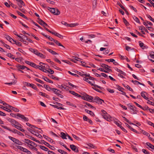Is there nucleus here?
<instances>
[{
  "label": "nucleus",
  "instance_id": "nucleus-1",
  "mask_svg": "<svg viewBox=\"0 0 154 154\" xmlns=\"http://www.w3.org/2000/svg\"><path fill=\"white\" fill-rule=\"evenodd\" d=\"M8 137L10 140L16 144L20 145H22L23 143L19 140L10 136H8Z\"/></svg>",
  "mask_w": 154,
  "mask_h": 154
},
{
  "label": "nucleus",
  "instance_id": "nucleus-2",
  "mask_svg": "<svg viewBox=\"0 0 154 154\" xmlns=\"http://www.w3.org/2000/svg\"><path fill=\"white\" fill-rule=\"evenodd\" d=\"M83 79L84 80L86 81L89 84H90V85H91L92 86H96L97 87V88H100V89L102 90V88L98 85H96L94 84L93 83H91V82H90V81L89 80V79L88 78H87L86 77H84L83 78Z\"/></svg>",
  "mask_w": 154,
  "mask_h": 154
},
{
  "label": "nucleus",
  "instance_id": "nucleus-3",
  "mask_svg": "<svg viewBox=\"0 0 154 154\" xmlns=\"http://www.w3.org/2000/svg\"><path fill=\"white\" fill-rule=\"evenodd\" d=\"M61 23L62 24H64L66 26H69L70 27H74L79 25V24L78 23H72L68 24L66 22L64 21H62Z\"/></svg>",
  "mask_w": 154,
  "mask_h": 154
},
{
  "label": "nucleus",
  "instance_id": "nucleus-4",
  "mask_svg": "<svg viewBox=\"0 0 154 154\" xmlns=\"http://www.w3.org/2000/svg\"><path fill=\"white\" fill-rule=\"evenodd\" d=\"M48 10L53 14L58 15L60 13V11L57 8H49Z\"/></svg>",
  "mask_w": 154,
  "mask_h": 154
},
{
  "label": "nucleus",
  "instance_id": "nucleus-5",
  "mask_svg": "<svg viewBox=\"0 0 154 154\" xmlns=\"http://www.w3.org/2000/svg\"><path fill=\"white\" fill-rule=\"evenodd\" d=\"M93 102H94L97 103L98 104H101L103 102H104V100L100 99L98 97H95L94 99Z\"/></svg>",
  "mask_w": 154,
  "mask_h": 154
},
{
  "label": "nucleus",
  "instance_id": "nucleus-6",
  "mask_svg": "<svg viewBox=\"0 0 154 154\" xmlns=\"http://www.w3.org/2000/svg\"><path fill=\"white\" fill-rule=\"evenodd\" d=\"M103 118L108 121H110L112 120V117L107 113L105 114L102 115Z\"/></svg>",
  "mask_w": 154,
  "mask_h": 154
},
{
  "label": "nucleus",
  "instance_id": "nucleus-7",
  "mask_svg": "<svg viewBox=\"0 0 154 154\" xmlns=\"http://www.w3.org/2000/svg\"><path fill=\"white\" fill-rule=\"evenodd\" d=\"M24 84L26 85L27 86H29L31 87L33 89L37 90H38L36 86L33 84H30L26 82H25Z\"/></svg>",
  "mask_w": 154,
  "mask_h": 154
},
{
  "label": "nucleus",
  "instance_id": "nucleus-8",
  "mask_svg": "<svg viewBox=\"0 0 154 154\" xmlns=\"http://www.w3.org/2000/svg\"><path fill=\"white\" fill-rule=\"evenodd\" d=\"M1 126L3 128L6 129L9 131H11L14 134H17L18 131L16 129H14L13 130H11L9 128H8L6 126H4L3 125H2Z\"/></svg>",
  "mask_w": 154,
  "mask_h": 154
},
{
  "label": "nucleus",
  "instance_id": "nucleus-9",
  "mask_svg": "<svg viewBox=\"0 0 154 154\" xmlns=\"http://www.w3.org/2000/svg\"><path fill=\"white\" fill-rule=\"evenodd\" d=\"M101 66L109 72H111L112 71V70L109 69L111 67L105 63H102L101 64Z\"/></svg>",
  "mask_w": 154,
  "mask_h": 154
},
{
  "label": "nucleus",
  "instance_id": "nucleus-10",
  "mask_svg": "<svg viewBox=\"0 0 154 154\" xmlns=\"http://www.w3.org/2000/svg\"><path fill=\"white\" fill-rule=\"evenodd\" d=\"M14 127L22 132H24L25 131V130L22 128V126L18 122V124H17L16 125H15Z\"/></svg>",
  "mask_w": 154,
  "mask_h": 154
},
{
  "label": "nucleus",
  "instance_id": "nucleus-11",
  "mask_svg": "<svg viewBox=\"0 0 154 154\" xmlns=\"http://www.w3.org/2000/svg\"><path fill=\"white\" fill-rule=\"evenodd\" d=\"M17 116L18 117L22 119L24 121L27 122L29 120V119L28 118L25 117L24 115L18 113L17 115Z\"/></svg>",
  "mask_w": 154,
  "mask_h": 154
},
{
  "label": "nucleus",
  "instance_id": "nucleus-12",
  "mask_svg": "<svg viewBox=\"0 0 154 154\" xmlns=\"http://www.w3.org/2000/svg\"><path fill=\"white\" fill-rule=\"evenodd\" d=\"M70 146L71 149L74 151L75 152H79L78 148L75 145L73 144L70 145Z\"/></svg>",
  "mask_w": 154,
  "mask_h": 154
},
{
  "label": "nucleus",
  "instance_id": "nucleus-13",
  "mask_svg": "<svg viewBox=\"0 0 154 154\" xmlns=\"http://www.w3.org/2000/svg\"><path fill=\"white\" fill-rule=\"evenodd\" d=\"M8 121L12 124L14 126H15V125H16V124H18V122L12 119H8Z\"/></svg>",
  "mask_w": 154,
  "mask_h": 154
},
{
  "label": "nucleus",
  "instance_id": "nucleus-14",
  "mask_svg": "<svg viewBox=\"0 0 154 154\" xmlns=\"http://www.w3.org/2000/svg\"><path fill=\"white\" fill-rule=\"evenodd\" d=\"M42 142L43 143H44L46 146H47L49 148H50L52 150H54V149L52 148H51V147H52L53 148H54L53 146H51L50 145L49 143H48V142L45 141L44 140H42Z\"/></svg>",
  "mask_w": 154,
  "mask_h": 154
},
{
  "label": "nucleus",
  "instance_id": "nucleus-15",
  "mask_svg": "<svg viewBox=\"0 0 154 154\" xmlns=\"http://www.w3.org/2000/svg\"><path fill=\"white\" fill-rule=\"evenodd\" d=\"M83 103L84 104H85V105L84 106V107H88V108L90 107L92 109H93L94 108L93 106L91 105V104H90L89 103H87V102H83Z\"/></svg>",
  "mask_w": 154,
  "mask_h": 154
},
{
  "label": "nucleus",
  "instance_id": "nucleus-16",
  "mask_svg": "<svg viewBox=\"0 0 154 154\" xmlns=\"http://www.w3.org/2000/svg\"><path fill=\"white\" fill-rule=\"evenodd\" d=\"M52 34L55 35L56 36L58 37L61 39H63V36L56 32H53Z\"/></svg>",
  "mask_w": 154,
  "mask_h": 154
},
{
  "label": "nucleus",
  "instance_id": "nucleus-17",
  "mask_svg": "<svg viewBox=\"0 0 154 154\" xmlns=\"http://www.w3.org/2000/svg\"><path fill=\"white\" fill-rule=\"evenodd\" d=\"M115 70L117 72L120 73L119 74H122L124 75H126V74L124 72L122 71V70L119 69L117 68H115Z\"/></svg>",
  "mask_w": 154,
  "mask_h": 154
},
{
  "label": "nucleus",
  "instance_id": "nucleus-18",
  "mask_svg": "<svg viewBox=\"0 0 154 154\" xmlns=\"http://www.w3.org/2000/svg\"><path fill=\"white\" fill-rule=\"evenodd\" d=\"M51 89L52 90V91H53L55 94L57 95L59 93H61V91L56 88H53V89Z\"/></svg>",
  "mask_w": 154,
  "mask_h": 154
},
{
  "label": "nucleus",
  "instance_id": "nucleus-19",
  "mask_svg": "<svg viewBox=\"0 0 154 154\" xmlns=\"http://www.w3.org/2000/svg\"><path fill=\"white\" fill-rule=\"evenodd\" d=\"M5 38L11 42L12 43L13 42H14V40L9 35H5Z\"/></svg>",
  "mask_w": 154,
  "mask_h": 154
},
{
  "label": "nucleus",
  "instance_id": "nucleus-20",
  "mask_svg": "<svg viewBox=\"0 0 154 154\" xmlns=\"http://www.w3.org/2000/svg\"><path fill=\"white\" fill-rule=\"evenodd\" d=\"M42 78L44 80L51 83H53V82L52 81L50 80L47 77L44 76H42Z\"/></svg>",
  "mask_w": 154,
  "mask_h": 154
},
{
  "label": "nucleus",
  "instance_id": "nucleus-21",
  "mask_svg": "<svg viewBox=\"0 0 154 154\" xmlns=\"http://www.w3.org/2000/svg\"><path fill=\"white\" fill-rule=\"evenodd\" d=\"M29 50L30 51L34 53L36 55L38 54V51L37 50L34 49L32 48H29Z\"/></svg>",
  "mask_w": 154,
  "mask_h": 154
},
{
  "label": "nucleus",
  "instance_id": "nucleus-22",
  "mask_svg": "<svg viewBox=\"0 0 154 154\" xmlns=\"http://www.w3.org/2000/svg\"><path fill=\"white\" fill-rule=\"evenodd\" d=\"M49 52L51 53L53 55H58V54L55 52V51H53L51 49H50L48 48H45Z\"/></svg>",
  "mask_w": 154,
  "mask_h": 154
},
{
  "label": "nucleus",
  "instance_id": "nucleus-23",
  "mask_svg": "<svg viewBox=\"0 0 154 154\" xmlns=\"http://www.w3.org/2000/svg\"><path fill=\"white\" fill-rule=\"evenodd\" d=\"M149 54L151 57L152 58V59H150L149 58V59L150 61H152L153 62H154V52L151 51L150 52Z\"/></svg>",
  "mask_w": 154,
  "mask_h": 154
},
{
  "label": "nucleus",
  "instance_id": "nucleus-24",
  "mask_svg": "<svg viewBox=\"0 0 154 154\" xmlns=\"http://www.w3.org/2000/svg\"><path fill=\"white\" fill-rule=\"evenodd\" d=\"M43 137L48 142H51V143H52L53 142V140H52L50 138L46 136L45 135H43Z\"/></svg>",
  "mask_w": 154,
  "mask_h": 154
},
{
  "label": "nucleus",
  "instance_id": "nucleus-25",
  "mask_svg": "<svg viewBox=\"0 0 154 154\" xmlns=\"http://www.w3.org/2000/svg\"><path fill=\"white\" fill-rule=\"evenodd\" d=\"M69 92L70 93L76 97H81V95L78 94L74 91H70Z\"/></svg>",
  "mask_w": 154,
  "mask_h": 154
},
{
  "label": "nucleus",
  "instance_id": "nucleus-26",
  "mask_svg": "<svg viewBox=\"0 0 154 154\" xmlns=\"http://www.w3.org/2000/svg\"><path fill=\"white\" fill-rule=\"evenodd\" d=\"M145 92H142L141 93V96L142 97L145 99L146 100H149V98L146 96L145 94Z\"/></svg>",
  "mask_w": 154,
  "mask_h": 154
},
{
  "label": "nucleus",
  "instance_id": "nucleus-27",
  "mask_svg": "<svg viewBox=\"0 0 154 154\" xmlns=\"http://www.w3.org/2000/svg\"><path fill=\"white\" fill-rule=\"evenodd\" d=\"M17 1L18 5L20 7L22 8L24 5L23 1L22 0H19V1L18 0Z\"/></svg>",
  "mask_w": 154,
  "mask_h": 154
},
{
  "label": "nucleus",
  "instance_id": "nucleus-28",
  "mask_svg": "<svg viewBox=\"0 0 154 154\" xmlns=\"http://www.w3.org/2000/svg\"><path fill=\"white\" fill-rule=\"evenodd\" d=\"M25 62L27 64L32 66V67H33L34 65H35V63L33 62H32L28 61L26 60L25 61Z\"/></svg>",
  "mask_w": 154,
  "mask_h": 154
},
{
  "label": "nucleus",
  "instance_id": "nucleus-29",
  "mask_svg": "<svg viewBox=\"0 0 154 154\" xmlns=\"http://www.w3.org/2000/svg\"><path fill=\"white\" fill-rule=\"evenodd\" d=\"M61 137L63 139H66V137H67V134H66L65 133L63 132H61L60 133Z\"/></svg>",
  "mask_w": 154,
  "mask_h": 154
},
{
  "label": "nucleus",
  "instance_id": "nucleus-30",
  "mask_svg": "<svg viewBox=\"0 0 154 154\" xmlns=\"http://www.w3.org/2000/svg\"><path fill=\"white\" fill-rule=\"evenodd\" d=\"M39 147L41 149H42V150H43L45 151H48H48H49L48 149L47 148V147H45V146H43L40 145Z\"/></svg>",
  "mask_w": 154,
  "mask_h": 154
},
{
  "label": "nucleus",
  "instance_id": "nucleus-31",
  "mask_svg": "<svg viewBox=\"0 0 154 154\" xmlns=\"http://www.w3.org/2000/svg\"><path fill=\"white\" fill-rule=\"evenodd\" d=\"M85 111L87 113L89 114L91 116H94V113L93 112H92L91 111L87 109H85Z\"/></svg>",
  "mask_w": 154,
  "mask_h": 154
},
{
  "label": "nucleus",
  "instance_id": "nucleus-32",
  "mask_svg": "<svg viewBox=\"0 0 154 154\" xmlns=\"http://www.w3.org/2000/svg\"><path fill=\"white\" fill-rule=\"evenodd\" d=\"M53 41L57 45H58V46H59L63 47L64 48V47L61 43H60V42H59L58 41H57V40H56L54 39V40H53Z\"/></svg>",
  "mask_w": 154,
  "mask_h": 154
},
{
  "label": "nucleus",
  "instance_id": "nucleus-33",
  "mask_svg": "<svg viewBox=\"0 0 154 154\" xmlns=\"http://www.w3.org/2000/svg\"><path fill=\"white\" fill-rule=\"evenodd\" d=\"M51 105L54 107V108H56L59 109H65L64 108L62 107H59L57 106L50 104Z\"/></svg>",
  "mask_w": 154,
  "mask_h": 154
},
{
  "label": "nucleus",
  "instance_id": "nucleus-34",
  "mask_svg": "<svg viewBox=\"0 0 154 154\" xmlns=\"http://www.w3.org/2000/svg\"><path fill=\"white\" fill-rule=\"evenodd\" d=\"M17 66L18 69L22 70L24 69L25 68H26V66H22L19 64L17 65Z\"/></svg>",
  "mask_w": 154,
  "mask_h": 154
},
{
  "label": "nucleus",
  "instance_id": "nucleus-35",
  "mask_svg": "<svg viewBox=\"0 0 154 154\" xmlns=\"http://www.w3.org/2000/svg\"><path fill=\"white\" fill-rule=\"evenodd\" d=\"M39 95H40L42 96L45 97L46 98H48V95L46 94L45 93H43L41 92H39L38 94Z\"/></svg>",
  "mask_w": 154,
  "mask_h": 154
},
{
  "label": "nucleus",
  "instance_id": "nucleus-36",
  "mask_svg": "<svg viewBox=\"0 0 154 154\" xmlns=\"http://www.w3.org/2000/svg\"><path fill=\"white\" fill-rule=\"evenodd\" d=\"M123 85L124 87L126 88L127 89H128L129 91L133 92V90L128 85H127L126 86L125 84H123Z\"/></svg>",
  "mask_w": 154,
  "mask_h": 154
},
{
  "label": "nucleus",
  "instance_id": "nucleus-37",
  "mask_svg": "<svg viewBox=\"0 0 154 154\" xmlns=\"http://www.w3.org/2000/svg\"><path fill=\"white\" fill-rule=\"evenodd\" d=\"M66 103L68 105L73 106L75 108H76L77 107L73 103L69 102L67 101L66 102Z\"/></svg>",
  "mask_w": 154,
  "mask_h": 154
},
{
  "label": "nucleus",
  "instance_id": "nucleus-38",
  "mask_svg": "<svg viewBox=\"0 0 154 154\" xmlns=\"http://www.w3.org/2000/svg\"><path fill=\"white\" fill-rule=\"evenodd\" d=\"M26 124L28 126H29L31 128L34 129V128H38L36 127L33 125H31L30 124H29V123H26Z\"/></svg>",
  "mask_w": 154,
  "mask_h": 154
},
{
  "label": "nucleus",
  "instance_id": "nucleus-39",
  "mask_svg": "<svg viewBox=\"0 0 154 154\" xmlns=\"http://www.w3.org/2000/svg\"><path fill=\"white\" fill-rule=\"evenodd\" d=\"M87 145L89 146V148H92L94 149H95L96 147L95 146L93 145L91 143H88L87 144ZM86 148H88V147H86Z\"/></svg>",
  "mask_w": 154,
  "mask_h": 154
},
{
  "label": "nucleus",
  "instance_id": "nucleus-40",
  "mask_svg": "<svg viewBox=\"0 0 154 154\" xmlns=\"http://www.w3.org/2000/svg\"><path fill=\"white\" fill-rule=\"evenodd\" d=\"M37 55L39 56L42 58L45 59V55H44L42 54L39 53V52Z\"/></svg>",
  "mask_w": 154,
  "mask_h": 154
},
{
  "label": "nucleus",
  "instance_id": "nucleus-41",
  "mask_svg": "<svg viewBox=\"0 0 154 154\" xmlns=\"http://www.w3.org/2000/svg\"><path fill=\"white\" fill-rule=\"evenodd\" d=\"M58 151L62 154H68V153L60 149H59L57 150Z\"/></svg>",
  "mask_w": 154,
  "mask_h": 154
},
{
  "label": "nucleus",
  "instance_id": "nucleus-42",
  "mask_svg": "<svg viewBox=\"0 0 154 154\" xmlns=\"http://www.w3.org/2000/svg\"><path fill=\"white\" fill-rule=\"evenodd\" d=\"M13 42L12 43L13 44H15L16 45H17V46H21L22 45V43L19 42L18 41H14V42H13Z\"/></svg>",
  "mask_w": 154,
  "mask_h": 154
},
{
  "label": "nucleus",
  "instance_id": "nucleus-43",
  "mask_svg": "<svg viewBox=\"0 0 154 154\" xmlns=\"http://www.w3.org/2000/svg\"><path fill=\"white\" fill-rule=\"evenodd\" d=\"M17 13L18 14V15H20V16L22 17L23 18L26 19V17L22 13H21L19 11H17Z\"/></svg>",
  "mask_w": 154,
  "mask_h": 154
},
{
  "label": "nucleus",
  "instance_id": "nucleus-44",
  "mask_svg": "<svg viewBox=\"0 0 154 154\" xmlns=\"http://www.w3.org/2000/svg\"><path fill=\"white\" fill-rule=\"evenodd\" d=\"M116 86L118 88V89L121 91H123L124 90V89L122 87H121L120 86H119L118 85H117Z\"/></svg>",
  "mask_w": 154,
  "mask_h": 154
},
{
  "label": "nucleus",
  "instance_id": "nucleus-45",
  "mask_svg": "<svg viewBox=\"0 0 154 154\" xmlns=\"http://www.w3.org/2000/svg\"><path fill=\"white\" fill-rule=\"evenodd\" d=\"M93 97L89 95V97H88V101L89 102H93Z\"/></svg>",
  "mask_w": 154,
  "mask_h": 154
},
{
  "label": "nucleus",
  "instance_id": "nucleus-46",
  "mask_svg": "<svg viewBox=\"0 0 154 154\" xmlns=\"http://www.w3.org/2000/svg\"><path fill=\"white\" fill-rule=\"evenodd\" d=\"M17 82L16 80L14 81L13 82H11L10 83H5V84L6 85H14L16 84Z\"/></svg>",
  "mask_w": 154,
  "mask_h": 154
},
{
  "label": "nucleus",
  "instance_id": "nucleus-47",
  "mask_svg": "<svg viewBox=\"0 0 154 154\" xmlns=\"http://www.w3.org/2000/svg\"><path fill=\"white\" fill-rule=\"evenodd\" d=\"M141 109L143 110L144 111H146L147 110H149V107L147 106H145L143 107L142 106V108H141Z\"/></svg>",
  "mask_w": 154,
  "mask_h": 154
},
{
  "label": "nucleus",
  "instance_id": "nucleus-48",
  "mask_svg": "<svg viewBox=\"0 0 154 154\" xmlns=\"http://www.w3.org/2000/svg\"><path fill=\"white\" fill-rule=\"evenodd\" d=\"M29 136V138L31 139V140L34 141H35L36 142H38V143H39V141L38 140H36L35 138H34V137H32L31 136Z\"/></svg>",
  "mask_w": 154,
  "mask_h": 154
},
{
  "label": "nucleus",
  "instance_id": "nucleus-49",
  "mask_svg": "<svg viewBox=\"0 0 154 154\" xmlns=\"http://www.w3.org/2000/svg\"><path fill=\"white\" fill-rule=\"evenodd\" d=\"M38 22L39 24L43 26L44 24H45V22L43 21L42 20H39V21H38Z\"/></svg>",
  "mask_w": 154,
  "mask_h": 154
},
{
  "label": "nucleus",
  "instance_id": "nucleus-50",
  "mask_svg": "<svg viewBox=\"0 0 154 154\" xmlns=\"http://www.w3.org/2000/svg\"><path fill=\"white\" fill-rule=\"evenodd\" d=\"M35 81H37V82L42 84H44V82H43L40 79L37 78H35Z\"/></svg>",
  "mask_w": 154,
  "mask_h": 154
},
{
  "label": "nucleus",
  "instance_id": "nucleus-51",
  "mask_svg": "<svg viewBox=\"0 0 154 154\" xmlns=\"http://www.w3.org/2000/svg\"><path fill=\"white\" fill-rule=\"evenodd\" d=\"M7 56L11 58L14 59L15 58L14 56L11 53H8L7 54Z\"/></svg>",
  "mask_w": 154,
  "mask_h": 154
},
{
  "label": "nucleus",
  "instance_id": "nucleus-52",
  "mask_svg": "<svg viewBox=\"0 0 154 154\" xmlns=\"http://www.w3.org/2000/svg\"><path fill=\"white\" fill-rule=\"evenodd\" d=\"M31 23L34 24L35 26H37L38 28L42 29V27L39 26L38 24H37V23H35V22H34L33 20L31 21Z\"/></svg>",
  "mask_w": 154,
  "mask_h": 154
},
{
  "label": "nucleus",
  "instance_id": "nucleus-53",
  "mask_svg": "<svg viewBox=\"0 0 154 154\" xmlns=\"http://www.w3.org/2000/svg\"><path fill=\"white\" fill-rule=\"evenodd\" d=\"M135 107H133V109H131V110H132V111L131 112V113L132 114H136L137 112V110L134 109Z\"/></svg>",
  "mask_w": 154,
  "mask_h": 154
},
{
  "label": "nucleus",
  "instance_id": "nucleus-54",
  "mask_svg": "<svg viewBox=\"0 0 154 154\" xmlns=\"http://www.w3.org/2000/svg\"><path fill=\"white\" fill-rule=\"evenodd\" d=\"M11 109H12V110H13L14 111H15V112H19L20 110L19 109L16 108H15L14 107H12Z\"/></svg>",
  "mask_w": 154,
  "mask_h": 154
},
{
  "label": "nucleus",
  "instance_id": "nucleus-55",
  "mask_svg": "<svg viewBox=\"0 0 154 154\" xmlns=\"http://www.w3.org/2000/svg\"><path fill=\"white\" fill-rule=\"evenodd\" d=\"M51 78L53 79L58 80H59V78L58 77H56L54 76L53 75H51V76H50Z\"/></svg>",
  "mask_w": 154,
  "mask_h": 154
},
{
  "label": "nucleus",
  "instance_id": "nucleus-56",
  "mask_svg": "<svg viewBox=\"0 0 154 154\" xmlns=\"http://www.w3.org/2000/svg\"><path fill=\"white\" fill-rule=\"evenodd\" d=\"M105 61H107L109 62H113L115 61L114 59H106Z\"/></svg>",
  "mask_w": 154,
  "mask_h": 154
},
{
  "label": "nucleus",
  "instance_id": "nucleus-57",
  "mask_svg": "<svg viewBox=\"0 0 154 154\" xmlns=\"http://www.w3.org/2000/svg\"><path fill=\"white\" fill-rule=\"evenodd\" d=\"M68 73L70 75H72L74 76L75 77H78L79 76L78 75L76 74L72 73L70 71H68Z\"/></svg>",
  "mask_w": 154,
  "mask_h": 154
},
{
  "label": "nucleus",
  "instance_id": "nucleus-58",
  "mask_svg": "<svg viewBox=\"0 0 154 154\" xmlns=\"http://www.w3.org/2000/svg\"><path fill=\"white\" fill-rule=\"evenodd\" d=\"M24 142L29 144V143H31L32 142V141L29 139H25Z\"/></svg>",
  "mask_w": 154,
  "mask_h": 154
},
{
  "label": "nucleus",
  "instance_id": "nucleus-59",
  "mask_svg": "<svg viewBox=\"0 0 154 154\" xmlns=\"http://www.w3.org/2000/svg\"><path fill=\"white\" fill-rule=\"evenodd\" d=\"M142 151L145 154H149V152L148 151H146L145 149H143Z\"/></svg>",
  "mask_w": 154,
  "mask_h": 154
},
{
  "label": "nucleus",
  "instance_id": "nucleus-60",
  "mask_svg": "<svg viewBox=\"0 0 154 154\" xmlns=\"http://www.w3.org/2000/svg\"><path fill=\"white\" fill-rule=\"evenodd\" d=\"M45 37L46 38H48L50 41H53V40H54V39L52 38L51 37H50L48 35H45Z\"/></svg>",
  "mask_w": 154,
  "mask_h": 154
},
{
  "label": "nucleus",
  "instance_id": "nucleus-61",
  "mask_svg": "<svg viewBox=\"0 0 154 154\" xmlns=\"http://www.w3.org/2000/svg\"><path fill=\"white\" fill-rule=\"evenodd\" d=\"M47 72L52 74L54 73V71L51 69H49L48 70H47Z\"/></svg>",
  "mask_w": 154,
  "mask_h": 154
},
{
  "label": "nucleus",
  "instance_id": "nucleus-62",
  "mask_svg": "<svg viewBox=\"0 0 154 154\" xmlns=\"http://www.w3.org/2000/svg\"><path fill=\"white\" fill-rule=\"evenodd\" d=\"M72 136L73 137L76 139V140H80V138L79 137L77 136L76 135L74 134H72Z\"/></svg>",
  "mask_w": 154,
  "mask_h": 154
},
{
  "label": "nucleus",
  "instance_id": "nucleus-63",
  "mask_svg": "<svg viewBox=\"0 0 154 154\" xmlns=\"http://www.w3.org/2000/svg\"><path fill=\"white\" fill-rule=\"evenodd\" d=\"M148 124L152 126L154 128V124L150 121H148L147 122Z\"/></svg>",
  "mask_w": 154,
  "mask_h": 154
},
{
  "label": "nucleus",
  "instance_id": "nucleus-64",
  "mask_svg": "<svg viewBox=\"0 0 154 154\" xmlns=\"http://www.w3.org/2000/svg\"><path fill=\"white\" fill-rule=\"evenodd\" d=\"M123 22L126 26H128L129 25V23L127 21V20H124Z\"/></svg>",
  "mask_w": 154,
  "mask_h": 154
}]
</instances>
